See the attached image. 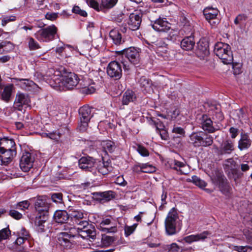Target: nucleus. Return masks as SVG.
I'll return each mask as SVG.
<instances>
[{"label":"nucleus","instance_id":"nucleus-35","mask_svg":"<svg viewBox=\"0 0 252 252\" xmlns=\"http://www.w3.org/2000/svg\"><path fill=\"white\" fill-rule=\"evenodd\" d=\"M136 99L134 93L131 90H127L123 94L122 98V104L128 105L130 102L134 101Z\"/></svg>","mask_w":252,"mask_h":252},{"label":"nucleus","instance_id":"nucleus-31","mask_svg":"<svg viewBox=\"0 0 252 252\" xmlns=\"http://www.w3.org/2000/svg\"><path fill=\"white\" fill-rule=\"evenodd\" d=\"M140 17H129L127 24L129 29L135 31L139 29L141 23Z\"/></svg>","mask_w":252,"mask_h":252},{"label":"nucleus","instance_id":"nucleus-51","mask_svg":"<svg viewBox=\"0 0 252 252\" xmlns=\"http://www.w3.org/2000/svg\"><path fill=\"white\" fill-rule=\"evenodd\" d=\"M51 199L54 202L61 203L63 201V194L61 192L54 193L51 195Z\"/></svg>","mask_w":252,"mask_h":252},{"label":"nucleus","instance_id":"nucleus-19","mask_svg":"<svg viewBox=\"0 0 252 252\" xmlns=\"http://www.w3.org/2000/svg\"><path fill=\"white\" fill-rule=\"evenodd\" d=\"M196 55L200 59H204L209 54V44L205 40H200L197 43Z\"/></svg>","mask_w":252,"mask_h":252},{"label":"nucleus","instance_id":"nucleus-45","mask_svg":"<svg viewBox=\"0 0 252 252\" xmlns=\"http://www.w3.org/2000/svg\"><path fill=\"white\" fill-rule=\"evenodd\" d=\"M138 225L137 223H134L131 226L126 225L124 227L125 235L126 237H128L132 234L135 231Z\"/></svg>","mask_w":252,"mask_h":252},{"label":"nucleus","instance_id":"nucleus-28","mask_svg":"<svg viewBox=\"0 0 252 252\" xmlns=\"http://www.w3.org/2000/svg\"><path fill=\"white\" fill-rule=\"evenodd\" d=\"M26 241L28 242L27 239L19 236L12 246L13 249L18 252H24L26 249L24 244Z\"/></svg>","mask_w":252,"mask_h":252},{"label":"nucleus","instance_id":"nucleus-42","mask_svg":"<svg viewBox=\"0 0 252 252\" xmlns=\"http://www.w3.org/2000/svg\"><path fill=\"white\" fill-rule=\"evenodd\" d=\"M188 180L189 181H191L196 186L201 188H204L206 186V183L196 176H192L191 179H189Z\"/></svg>","mask_w":252,"mask_h":252},{"label":"nucleus","instance_id":"nucleus-54","mask_svg":"<svg viewBox=\"0 0 252 252\" xmlns=\"http://www.w3.org/2000/svg\"><path fill=\"white\" fill-rule=\"evenodd\" d=\"M9 215L16 220H19L22 218V214L17 211L12 209L9 211Z\"/></svg>","mask_w":252,"mask_h":252},{"label":"nucleus","instance_id":"nucleus-20","mask_svg":"<svg viewBox=\"0 0 252 252\" xmlns=\"http://www.w3.org/2000/svg\"><path fill=\"white\" fill-rule=\"evenodd\" d=\"M211 233L208 231H204L200 233H197L196 234H193L187 236L184 238V241L188 243L191 244L194 242L197 241H203L208 237L211 235Z\"/></svg>","mask_w":252,"mask_h":252},{"label":"nucleus","instance_id":"nucleus-17","mask_svg":"<svg viewBox=\"0 0 252 252\" xmlns=\"http://www.w3.org/2000/svg\"><path fill=\"white\" fill-rule=\"evenodd\" d=\"M234 143L230 139L223 140L218 149V154L220 155H229L234 151Z\"/></svg>","mask_w":252,"mask_h":252},{"label":"nucleus","instance_id":"nucleus-32","mask_svg":"<svg viewBox=\"0 0 252 252\" xmlns=\"http://www.w3.org/2000/svg\"><path fill=\"white\" fill-rule=\"evenodd\" d=\"M14 86L12 84L6 85L1 94V99L5 102L9 101Z\"/></svg>","mask_w":252,"mask_h":252},{"label":"nucleus","instance_id":"nucleus-7","mask_svg":"<svg viewBox=\"0 0 252 252\" xmlns=\"http://www.w3.org/2000/svg\"><path fill=\"white\" fill-rule=\"evenodd\" d=\"M213 183L218 187L220 190L225 195L230 193L231 188L229 183L222 172H216L211 178Z\"/></svg>","mask_w":252,"mask_h":252},{"label":"nucleus","instance_id":"nucleus-12","mask_svg":"<svg viewBox=\"0 0 252 252\" xmlns=\"http://www.w3.org/2000/svg\"><path fill=\"white\" fill-rule=\"evenodd\" d=\"M97 228L106 233H115L117 231V226L112 221L111 217L103 218L97 225Z\"/></svg>","mask_w":252,"mask_h":252},{"label":"nucleus","instance_id":"nucleus-29","mask_svg":"<svg viewBox=\"0 0 252 252\" xmlns=\"http://www.w3.org/2000/svg\"><path fill=\"white\" fill-rule=\"evenodd\" d=\"M0 148H3L4 150H11L12 149H16L14 140L6 137L0 138Z\"/></svg>","mask_w":252,"mask_h":252},{"label":"nucleus","instance_id":"nucleus-6","mask_svg":"<svg viewBox=\"0 0 252 252\" xmlns=\"http://www.w3.org/2000/svg\"><path fill=\"white\" fill-rule=\"evenodd\" d=\"M179 217L175 208L171 209L165 220V231L167 235H173L177 233L176 226Z\"/></svg>","mask_w":252,"mask_h":252},{"label":"nucleus","instance_id":"nucleus-47","mask_svg":"<svg viewBox=\"0 0 252 252\" xmlns=\"http://www.w3.org/2000/svg\"><path fill=\"white\" fill-rule=\"evenodd\" d=\"M154 124L156 127L157 130L159 132L160 136L162 139L167 140L168 137L167 131L163 128H159L158 127V123L154 122Z\"/></svg>","mask_w":252,"mask_h":252},{"label":"nucleus","instance_id":"nucleus-21","mask_svg":"<svg viewBox=\"0 0 252 252\" xmlns=\"http://www.w3.org/2000/svg\"><path fill=\"white\" fill-rule=\"evenodd\" d=\"M94 159L90 157H82L78 161L79 167L88 171H92L94 170Z\"/></svg>","mask_w":252,"mask_h":252},{"label":"nucleus","instance_id":"nucleus-13","mask_svg":"<svg viewBox=\"0 0 252 252\" xmlns=\"http://www.w3.org/2000/svg\"><path fill=\"white\" fill-rule=\"evenodd\" d=\"M198 124L204 131L209 133L215 132L219 129V128H216L213 126V121L207 115H202L198 118Z\"/></svg>","mask_w":252,"mask_h":252},{"label":"nucleus","instance_id":"nucleus-60","mask_svg":"<svg viewBox=\"0 0 252 252\" xmlns=\"http://www.w3.org/2000/svg\"><path fill=\"white\" fill-rule=\"evenodd\" d=\"M244 235H245L247 241L249 243H252V231L249 230H244Z\"/></svg>","mask_w":252,"mask_h":252},{"label":"nucleus","instance_id":"nucleus-41","mask_svg":"<svg viewBox=\"0 0 252 252\" xmlns=\"http://www.w3.org/2000/svg\"><path fill=\"white\" fill-rule=\"evenodd\" d=\"M219 11L217 8L207 7L203 10L204 16H218Z\"/></svg>","mask_w":252,"mask_h":252},{"label":"nucleus","instance_id":"nucleus-11","mask_svg":"<svg viewBox=\"0 0 252 252\" xmlns=\"http://www.w3.org/2000/svg\"><path fill=\"white\" fill-rule=\"evenodd\" d=\"M80 80L77 74L73 72H68L63 76L62 83L66 89L72 90L79 84Z\"/></svg>","mask_w":252,"mask_h":252},{"label":"nucleus","instance_id":"nucleus-27","mask_svg":"<svg viewBox=\"0 0 252 252\" xmlns=\"http://www.w3.org/2000/svg\"><path fill=\"white\" fill-rule=\"evenodd\" d=\"M34 207L37 212L42 213L48 212L49 205L46 202L45 200L38 198L34 203Z\"/></svg>","mask_w":252,"mask_h":252},{"label":"nucleus","instance_id":"nucleus-64","mask_svg":"<svg viewBox=\"0 0 252 252\" xmlns=\"http://www.w3.org/2000/svg\"><path fill=\"white\" fill-rule=\"evenodd\" d=\"M168 250L169 252H178L179 251V247L176 243H172L169 246Z\"/></svg>","mask_w":252,"mask_h":252},{"label":"nucleus","instance_id":"nucleus-30","mask_svg":"<svg viewBox=\"0 0 252 252\" xmlns=\"http://www.w3.org/2000/svg\"><path fill=\"white\" fill-rule=\"evenodd\" d=\"M136 171H141L144 173H153L156 171L155 166L148 163L140 164L136 165L133 168Z\"/></svg>","mask_w":252,"mask_h":252},{"label":"nucleus","instance_id":"nucleus-59","mask_svg":"<svg viewBox=\"0 0 252 252\" xmlns=\"http://www.w3.org/2000/svg\"><path fill=\"white\" fill-rule=\"evenodd\" d=\"M233 68L234 69V73L235 74H239L241 72V64L239 63H232Z\"/></svg>","mask_w":252,"mask_h":252},{"label":"nucleus","instance_id":"nucleus-26","mask_svg":"<svg viewBox=\"0 0 252 252\" xmlns=\"http://www.w3.org/2000/svg\"><path fill=\"white\" fill-rule=\"evenodd\" d=\"M69 218V215L67 212L63 210H58L54 215V220L58 223H65Z\"/></svg>","mask_w":252,"mask_h":252},{"label":"nucleus","instance_id":"nucleus-37","mask_svg":"<svg viewBox=\"0 0 252 252\" xmlns=\"http://www.w3.org/2000/svg\"><path fill=\"white\" fill-rule=\"evenodd\" d=\"M251 142L249 139L247 134H244L241 135V138L238 143V148L240 150L248 149L251 145Z\"/></svg>","mask_w":252,"mask_h":252},{"label":"nucleus","instance_id":"nucleus-53","mask_svg":"<svg viewBox=\"0 0 252 252\" xmlns=\"http://www.w3.org/2000/svg\"><path fill=\"white\" fill-rule=\"evenodd\" d=\"M137 151L143 157H148L149 155L148 150L143 146L138 145Z\"/></svg>","mask_w":252,"mask_h":252},{"label":"nucleus","instance_id":"nucleus-14","mask_svg":"<svg viewBox=\"0 0 252 252\" xmlns=\"http://www.w3.org/2000/svg\"><path fill=\"white\" fill-rule=\"evenodd\" d=\"M34 160L33 156L29 152H26L21 158L19 163L20 168L24 172L29 171L32 167Z\"/></svg>","mask_w":252,"mask_h":252},{"label":"nucleus","instance_id":"nucleus-57","mask_svg":"<svg viewBox=\"0 0 252 252\" xmlns=\"http://www.w3.org/2000/svg\"><path fill=\"white\" fill-rule=\"evenodd\" d=\"M95 89L94 86L89 85L87 87H82V92L86 94H91L94 93Z\"/></svg>","mask_w":252,"mask_h":252},{"label":"nucleus","instance_id":"nucleus-43","mask_svg":"<svg viewBox=\"0 0 252 252\" xmlns=\"http://www.w3.org/2000/svg\"><path fill=\"white\" fill-rule=\"evenodd\" d=\"M27 40L30 50H35L40 48L38 43L32 37L28 38Z\"/></svg>","mask_w":252,"mask_h":252},{"label":"nucleus","instance_id":"nucleus-1","mask_svg":"<svg viewBox=\"0 0 252 252\" xmlns=\"http://www.w3.org/2000/svg\"><path fill=\"white\" fill-rule=\"evenodd\" d=\"M140 49L134 47L126 48L122 51H117L119 56L118 60L123 64L125 70L129 69V65L128 62L124 59L125 57L129 63L133 64H137L140 61Z\"/></svg>","mask_w":252,"mask_h":252},{"label":"nucleus","instance_id":"nucleus-34","mask_svg":"<svg viewBox=\"0 0 252 252\" xmlns=\"http://www.w3.org/2000/svg\"><path fill=\"white\" fill-rule=\"evenodd\" d=\"M109 36L113 43L117 45H121L125 42L124 39H122V34L117 31L111 30L109 33Z\"/></svg>","mask_w":252,"mask_h":252},{"label":"nucleus","instance_id":"nucleus-46","mask_svg":"<svg viewBox=\"0 0 252 252\" xmlns=\"http://www.w3.org/2000/svg\"><path fill=\"white\" fill-rule=\"evenodd\" d=\"M30 206V203L28 201L25 200L19 202L14 207L16 209H19L21 210H25L29 208Z\"/></svg>","mask_w":252,"mask_h":252},{"label":"nucleus","instance_id":"nucleus-22","mask_svg":"<svg viewBox=\"0 0 252 252\" xmlns=\"http://www.w3.org/2000/svg\"><path fill=\"white\" fill-rule=\"evenodd\" d=\"M48 219V212L42 213L38 212L35 217L34 223L35 225L39 227V230L41 232L44 231L46 221Z\"/></svg>","mask_w":252,"mask_h":252},{"label":"nucleus","instance_id":"nucleus-40","mask_svg":"<svg viewBox=\"0 0 252 252\" xmlns=\"http://www.w3.org/2000/svg\"><path fill=\"white\" fill-rule=\"evenodd\" d=\"M236 164V161L233 158H228L225 160L223 167L226 172L229 171V170H232L235 166Z\"/></svg>","mask_w":252,"mask_h":252},{"label":"nucleus","instance_id":"nucleus-33","mask_svg":"<svg viewBox=\"0 0 252 252\" xmlns=\"http://www.w3.org/2000/svg\"><path fill=\"white\" fill-rule=\"evenodd\" d=\"M168 163L170 165V168L176 170L177 171H180L181 174H187L183 170V168L186 167L185 164L182 162L179 161L175 159H171L168 161Z\"/></svg>","mask_w":252,"mask_h":252},{"label":"nucleus","instance_id":"nucleus-61","mask_svg":"<svg viewBox=\"0 0 252 252\" xmlns=\"http://www.w3.org/2000/svg\"><path fill=\"white\" fill-rule=\"evenodd\" d=\"M97 170L98 172L104 175L107 174L109 172H110L108 168L104 167L100 163H99L97 166Z\"/></svg>","mask_w":252,"mask_h":252},{"label":"nucleus","instance_id":"nucleus-25","mask_svg":"<svg viewBox=\"0 0 252 252\" xmlns=\"http://www.w3.org/2000/svg\"><path fill=\"white\" fill-rule=\"evenodd\" d=\"M96 199L103 202H108L115 197V193L112 190L95 192L94 194Z\"/></svg>","mask_w":252,"mask_h":252},{"label":"nucleus","instance_id":"nucleus-15","mask_svg":"<svg viewBox=\"0 0 252 252\" xmlns=\"http://www.w3.org/2000/svg\"><path fill=\"white\" fill-rule=\"evenodd\" d=\"M31 100L29 96L26 94L18 92L16 95L14 102V109L21 111L24 106H29Z\"/></svg>","mask_w":252,"mask_h":252},{"label":"nucleus","instance_id":"nucleus-9","mask_svg":"<svg viewBox=\"0 0 252 252\" xmlns=\"http://www.w3.org/2000/svg\"><path fill=\"white\" fill-rule=\"evenodd\" d=\"M57 31V28L53 25L40 30L35 34V36L38 40L48 41L54 38Z\"/></svg>","mask_w":252,"mask_h":252},{"label":"nucleus","instance_id":"nucleus-44","mask_svg":"<svg viewBox=\"0 0 252 252\" xmlns=\"http://www.w3.org/2000/svg\"><path fill=\"white\" fill-rule=\"evenodd\" d=\"M114 237L103 235L102 236L101 241L104 246H109L111 245L115 241Z\"/></svg>","mask_w":252,"mask_h":252},{"label":"nucleus","instance_id":"nucleus-4","mask_svg":"<svg viewBox=\"0 0 252 252\" xmlns=\"http://www.w3.org/2000/svg\"><path fill=\"white\" fill-rule=\"evenodd\" d=\"M190 143L195 147H208L213 143L212 136L207 132H193L189 136Z\"/></svg>","mask_w":252,"mask_h":252},{"label":"nucleus","instance_id":"nucleus-36","mask_svg":"<svg viewBox=\"0 0 252 252\" xmlns=\"http://www.w3.org/2000/svg\"><path fill=\"white\" fill-rule=\"evenodd\" d=\"M70 218L72 221L78 225L81 223L82 220L84 218V214L81 211H73L70 214Z\"/></svg>","mask_w":252,"mask_h":252},{"label":"nucleus","instance_id":"nucleus-10","mask_svg":"<svg viewBox=\"0 0 252 252\" xmlns=\"http://www.w3.org/2000/svg\"><path fill=\"white\" fill-rule=\"evenodd\" d=\"M121 62L114 61L111 62L107 67V73L108 76L115 80L120 79L122 75V69Z\"/></svg>","mask_w":252,"mask_h":252},{"label":"nucleus","instance_id":"nucleus-3","mask_svg":"<svg viewBox=\"0 0 252 252\" xmlns=\"http://www.w3.org/2000/svg\"><path fill=\"white\" fill-rule=\"evenodd\" d=\"M214 52L224 64H228L232 63L233 54L231 47L228 44L221 42H217L215 45Z\"/></svg>","mask_w":252,"mask_h":252},{"label":"nucleus","instance_id":"nucleus-8","mask_svg":"<svg viewBox=\"0 0 252 252\" xmlns=\"http://www.w3.org/2000/svg\"><path fill=\"white\" fill-rule=\"evenodd\" d=\"M81 223L78 225L76 235H78L83 238L89 237L94 239L96 237V231L94 226L90 223L88 221H82Z\"/></svg>","mask_w":252,"mask_h":252},{"label":"nucleus","instance_id":"nucleus-48","mask_svg":"<svg viewBox=\"0 0 252 252\" xmlns=\"http://www.w3.org/2000/svg\"><path fill=\"white\" fill-rule=\"evenodd\" d=\"M44 136H46L51 139L58 141L61 137V133L58 131H55L53 132L43 133Z\"/></svg>","mask_w":252,"mask_h":252},{"label":"nucleus","instance_id":"nucleus-55","mask_svg":"<svg viewBox=\"0 0 252 252\" xmlns=\"http://www.w3.org/2000/svg\"><path fill=\"white\" fill-rule=\"evenodd\" d=\"M72 12L75 14L79 15L80 16H87V12L81 9V8L78 6H74L72 10Z\"/></svg>","mask_w":252,"mask_h":252},{"label":"nucleus","instance_id":"nucleus-50","mask_svg":"<svg viewBox=\"0 0 252 252\" xmlns=\"http://www.w3.org/2000/svg\"><path fill=\"white\" fill-rule=\"evenodd\" d=\"M234 250L238 252H252V247L235 246Z\"/></svg>","mask_w":252,"mask_h":252},{"label":"nucleus","instance_id":"nucleus-49","mask_svg":"<svg viewBox=\"0 0 252 252\" xmlns=\"http://www.w3.org/2000/svg\"><path fill=\"white\" fill-rule=\"evenodd\" d=\"M10 231L7 227L0 230V242L2 240L6 239L10 235Z\"/></svg>","mask_w":252,"mask_h":252},{"label":"nucleus","instance_id":"nucleus-24","mask_svg":"<svg viewBox=\"0 0 252 252\" xmlns=\"http://www.w3.org/2000/svg\"><path fill=\"white\" fill-rule=\"evenodd\" d=\"M138 83L141 91L144 93H150L151 92H153V84L151 79L145 76H142L139 79Z\"/></svg>","mask_w":252,"mask_h":252},{"label":"nucleus","instance_id":"nucleus-2","mask_svg":"<svg viewBox=\"0 0 252 252\" xmlns=\"http://www.w3.org/2000/svg\"><path fill=\"white\" fill-rule=\"evenodd\" d=\"M63 227L65 231L60 233L58 235V243L64 248L70 249L75 244L73 239L77 236V230L75 227L68 224H66Z\"/></svg>","mask_w":252,"mask_h":252},{"label":"nucleus","instance_id":"nucleus-16","mask_svg":"<svg viewBox=\"0 0 252 252\" xmlns=\"http://www.w3.org/2000/svg\"><path fill=\"white\" fill-rule=\"evenodd\" d=\"M193 34L192 27L189 25V35L185 37L181 42V47L183 50L191 51L193 49L195 41Z\"/></svg>","mask_w":252,"mask_h":252},{"label":"nucleus","instance_id":"nucleus-56","mask_svg":"<svg viewBox=\"0 0 252 252\" xmlns=\"http://www.w3.org/2000/svg\"><path fill=\"white\" fill-rule=\"evenodd\" d=\"M87 3L88 5L95 9L97 11L99 10V6L98 3L95 0H87Z\"/></svg>","mask_w":252,"mask_h":252},{"label":"nucleus","instance_id":"nucleus-39","mask_svg":"<svg viewBox=\"0 0 252 252\" xmlns=\"http://www.w3.org/2000/svg\"><path fill=\"white\" fill-rule=\"evenodd\" d=\"M13 79L16 80L17 82H20L21 86L25 89H28L29 87H32L35 84L32 81L29 79H19L16 78H13Z\"/></svg>","mask_w":252,"mask_h":252},{"label":"nucleus","instance_id":"nucleus-18","mask_svg":"<svg viewBox=\"0 0 252 252\" xmlns=\"http://www.w3.org/2000/svg\"><path fill=\"white\" fill-rule=\"evenodd\" d=\"M16 149L11 150H4L3 148H0V160L3 164L6 165L12 160L16 155Z\"/></svg>","mask_w":252,"mask_h":252},{"label":"nucleus","instance_id":"nucleus-38","mask_svg":"<svg viewBox=\"0 0 252 252\" xmlns=\"http://www.w3.org/2000/svg\"><path fill=\"white\" fill-rule=\"evenodd\" d=\"M101 145L105 152H108L110 153L113 152L116 148L115 143L110 140L103 141Z\"/></svg>","mask_w":252,"mask_h":252},{"label":"nucleus","instance_id":"nucleus-63","mask_svg":"<svg viewBox=\"0 0 252 252\" xmlns=\"http://www.w3.org/2000/svg\"><path fill=\"white\" fill-rule=\"evenodd\" d=\"M115 183L122 186H125L127 185V182L124 180L123 176H119L117 178Z\"/></svg>","mask_w":252,"mask_h":252},{"label":"nucleus","instance_id":"nucleus-58","mask_svg":"<svg viewBox=\"0 0 252 252\" xmlns=\"http://www.w3.org/2000/svg\"><path fill=\"white\" fill-rule=\"evenodd\" d=\"M206 20L210 23L211 26H215L219 23V20L217 17H205Z\"/></svg>","mask_w":252,"mask_h":252},{"label":"nucleus","instance_id":"nucleus-62","mask_svg":"<svg viewBox=\"0 0 252 252\" xmlns=\"http://www.w3.org/2000/svg\"><path fill=\"white\" fill-rule=\"evenodd\" d=\"M7 44L12 45L10 42L6 41L2 42L0 44V54H2L8 51L5 48Z\"/></svg>","mask_w":252,"mask_h":252},{"label":"nucleus","instance_id":"nucleus-5","mask_svg":"<svg viewBox=\"0 0 252 252\" xmlns=\"http://www.w3.org/2000/svg\"><path fill=\"white\" fill-rule=\"evenodd\" d=\"M92 108L88 105H84L79 109L80 123L77 128L81 132L85 131L88 127L91 119L93 117L92 113Z\"/></svg>","mask_w":252,"mask_h":252},{"label":"nucleus","instance_id":"nucleus-23","mask_svg":"<svg viewBox=\"0 0 252 252\" xmlns=\"http://www.w3.org/2000/svg\"><path fill=\"white\" fill-rule=\"evenodd\" d=\"M151 22L154 23L152 24V27L154 29L158 31H164L170 28L169 23L163 19L161 18V17L155 20H151Z\"/></svg>","mask_w":252,"mask_h":252},{"label":"nucleus","instance_id":"nucleus-52","mask_svg":"<svg viewBox=\"0 0 252 252\" xmlns=\"http://www.w3.org/2000/svg\"><path fill=\"white\" fill-rule=\"evenodd\" d=\"M117 1L118 0H101V4L105 7L112 8Z\"/></svg>","mask_w":252,"mask_h":252}]
</instances>
